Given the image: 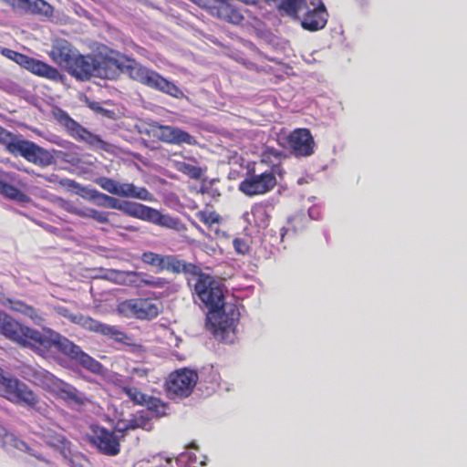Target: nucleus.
Instances as JSON below:
<instances>
[{"label": "nucleus", "mask_w": 467, "mask_h": 467, "mask_svg": "<svg viewBox=\"0 0 467 467\" xmlns=\"http://www.w3.org/2000/svg\"><path fill=\"white\" fill-rule=\"evenodd\" d=\"M0 144L14 156H21L26 161L40 167L54 163L53 154L43 147L28 140H19L16 135L0 126Z\"/></svg>", "instance_id": "obj_5"}, {"label": "nucleus", "mask_w": 467, "mask_h": 467, "mask_svg": "<svg viewBox=\"0 0 467 467\" xmlns=\"http://www.w3.org/2000/svg\"><path fill=\"white\" fill-rule=\"evenodd\" d=\"M240 313L235 305H226L217 308H211L206 315V327L213 334L223 333L234 327L238 322Z\"/></svg>", "instance_id": "obj_12"}, {"label": "nucleus", "mask_w": 467, "mask_h": 467, "mask_svg": "<svg viewBox=\"0 0 467 467\" xmlns=\"http://www.w3.org/2000/svg\"><path fill=\"white\" fill-rule=\"evenodd\" d=\"M26 184L15 172L5 171L0 168V195L4 198L26 204L31 202V198L22 191Z\"/></svg>", "instance_id": "obj_13"}, {"label": "nucleus", "mask_w": 467, "mask_h": 467, "mask_svg": "<svg viewBox=\"0 0 467 467\" xmlns=\"http://www.w3.org/2000/svg\"><path fill=\"white\" fill-rule=\"evenodd\" d=\"M304 218L302 216H294L288 219L287 225L281 229V240L284 241V238L286 234H289L292 232V234H296L298 228L297 226L303 225Z\"/></svg>", "instance_id": "obj_42"}, {"label": "nucleus", "mask_w": 467, "mask_h": 467, "mask_svg": "<svg viewBox=\"0 0 467 467\" xmlns=\"http://www.w3.org/2000/svg\"><path fill=\"white\" fill-rule=\"evenodd\" d=\"M93 196L102 201L100 203L101 205L119 210L128 216L169 229L179 230L180 228V222L178 219L168 214H162L152 207L132 202H119L118 199L97 191H95V194Z\"/></svg>", "instance_id": "obj_4"}, {"label": "nucleus", "mask_w": 467, "mask_h": 467, "mask_svg": "<svg viewBox=\"0 0 467 467\" xmlns=\"http://www.w3.org/2000/svg\"><path fill=\"white\" fill-rule=\"evenodd\" d=\"M307 6L306 0H280L277 9L281 15H286L292 18H298L300 11Z\"/></svg>", "instance_id": "obj_28"}, {"label": "nucleus", "mask_w": 467, "mask_h": 467, "mask_svg": "<svg viewBox=\"0 0 467 467\" xmlns=\"http://www.w3.org/2000/svg\"><path fill=\"white\" fill-rule=\"evenodd\" d=\"M119 182L118 181L114 180V179H111V178H109V177H99L96 180V183L101 188L103 189L104 191L111 193V194H114V195H117V192H118V187H119Z\"/></svg>", "instance_id": "obj_43"}, {"label": "nucleus", "mask_w": 467, "mask_h": 467, "mask_svg": "<svg viewBox=\"0 0 467 467\" xmlns=\"http://www.w3.org/2000/svg\"><path fill=\"white\" fill-rule=\"evenodd\" d=\"M117 387L120 393L126 395L128 399L136 405H143L146 394L141 392L137 387L130 385L126 379L119 380Z\"/></svg>", "instance_id": "obj_27"}, {"label": "nucleus", "mask_w": 467, "mask_h": 467, "mask_svg": "<svg viewBox=\"0 0 467 467\" xmlns=\"http://www.w3.org/2000/svg\"><path fill=\"white\" fill-rule=\"evenodd\" d=\"M163 266L164 271L171 274H183L187 281L188 277H192L201 267L195 264L180 259L177 255L173 254H166Z\"/></svg>", "instance_id": "obj_23"}, {"label": "nucleus", "mask_w": 467, "mask_h": 467, "mask_svg": "<svg viewBox=\"0 0 467 467\" xmlns=\"http://www.w3.org/2000/svg\"><path fill=\"white\" fill-rule=\"evenodd\" d=\"M79 80H88L92 76L113 78L115 71L110 68V57L96 58L93 56L76 55L66 69Z\"/></svg>", "instance_id": "obj_7"}, {"label": "nucleus", "mask_w": 467, "mask_h": 467, "mask_svg": "<svg viewBox=\"0 0 467 467\" xmlns=\"http://www.w3.org/2000/svg\"><path fill=\"white\" fill-rule=\"evenodd\" d=\"M0 394L9 401L36 410L39 397L26 383L14 377H5L0 368Z\"/></svg>", "instance_id": "obj_8"}, {"label": "nucleus", "mask_w": 467, "mask_h": 467, "mask_svg": "<svg viewBox=\"0 0 467 467\" xmlns=\"http://www.w3.org/2000/svg\"><path fill=\"white\" fill-rule=\"evenodd\" d=\"M161 303L149 297H135L119 302L116 312L125 318L150 321L161 313Z\"/></svg>", "instance_id": "obj_9"}, {"label": "nucleus", "mask_w": 467, "mask_h": 467, "mask_svg": "<svg viewBox=\"0 0 467 467\" xmlns=\"http://www.w3.org/2000/svg\"><path fill=\"white\" fill-rule=\"evenodd\" d=\"M85 329L93 333L100 334L115 342L125 345H130L131 340V337L127 333L120 330L117 326L100 322L90 317Z\"/></svg>", "instance_id": "obj_19"}, {"label": "nucleus", "mask_w": 467, "mask_h": 467, "mask_svg": "<svg viewBox=\"0 0 467 467\" xmlns=\"http://www.w3.org/2000/svg\"><path fill=\"white\" fill-rule=\"evenodd\" d=\"M328 18L325 5L321 2L317 7L308 9L303 16L301 26L307 31L315 32L323 29Z\"/></svg>", "instance_id": "obj_21"}, {"label": "nucleus", "mask_w": 467, "mask_h": 467, "mask_svg": "<svg viewBox=\"0 0 467 467\" xmlns=\"http://www.w3.org/2000/svg\"><path fill=\"white\" fill-rule=\"evenodd\" d=\"M251 215L253 218L252 221L258 228L265 229L267 227L270 215L268 214L267 205L265 203H254L251 207Z\"/></svg>", "instance_id": "obj_30"}, {"label": "nucleus", "mask_w": 467, "mask_h": 467, "mask_svg": "<svg viewBox=\"0 0 467 467\" xmlns=\"http://www.w3.org/2000/svg\"><path fill=\"white\" fill-rule=\"evenodd\" d=\"M233 245L237 254H245L249 252L250 247L246 242V240L243 238H234L233 241Z\"/></svg>", "instance_id": "obj_46"}, {"label": "nucleus", "mask_w": 467, "mask_h": 467, "mask_svg": "<svg viewBox=\"0 0 467 467\" xmlns=\"http://www.w3.org/2000/svg\"><path fill=\"white\" fill-rule=\"evenodd\" d=\"M199 379L195 370L181 368L171 372L166 382V391L171 399H184L189 397Z\"/></svg>", "instance_id": "obj_11"}, {"label": "nucleus", "mask_w": 467, "mask_h": 467, "mask_svg": "<svg viewBox=\"0 0 467 467\" xmlns=\"http://www.w3.org/2000/svg\"><path fill=\"white\" fill-rule=\"evenodd\" d=\"M21 8L34 14H47L50 5L43 0H28V2L23 3Z\"/></svg>", "instance_id": "obj_40"}, {"label": "nucleus", "mask_w": 467, "mask_h": 467, "mask_svg": "<svg viewBox=\"0 0 467 467\" xmlns=\"http://www.w3.org/2000/svg\"><path fill=\"white\" fill-rule=\"evenodd\" d=\"M130 273H138L137 271H123L119 272V275L121 276L120 283L128 285L140 286V280L141 276H130Z\"/></svg>", "instance_id": "obj_45"}, {"label": "nucleus", "mask_w": 467, "mask_h": 467, "mask_svg": "<svg viewBox=\"0 0 467 467\" xmlns=\"http://www.w3.org/2000/svg\"><path fill=\"white\" fill-rule=\"evenodd\" d=\"M194 4L209 10L212 16L228 23L240 25L244 21L241 11L228 0H196Z\"/></svg>", "instance_id": "obj_14"}, {"label": "nucleus", "mask_w": 467, "mask_h": 467, "mask_svg": "<svg viewBox=\"0 0 467 467\" xmlns=\"http://www.w3.org/2000/svg\"><path fill=\"white\" fill-rule=\"evenodd\" d=\"M10 304H11V308L14 311L19 312L23 315L26 312V308H27V306H29L21 300H12V301H10Z\"/></svg>", "instance_id": "obj_48"}, {"label": "nucleus", "mask_w": 467, "mask_h": 467, "mask_svg": "<svg viewBox=\"0 0 467 467\" xmlns=\"http://www.w3.org/2000/svg\"><path fill=\"white\" fill-rule=\"evenodd\" d=\"M189 447L195 449L197 446L194 443H192Z\"/></svg>", "instance_id": "obj_54"}, {"label": "nucleus", "mask_w": 467, "mask_h": 467, "mask_svg": "<svg viewBox=\"0 0 467 467\" xmlns=\"http://www.w3.org/2000/svg\"><path fill=\"white\" fill-rule=\"evenodd\" d=\"M24 316L29 317L36 325H41L44 322V318H43L42 315H40L36 311V309H35L31 306H28L27 308H26V312H25Z\"/></svg>", "instance_id": "obj_47"}, {"label": "nucleus", "mask_w": 467, "mask_h": 467, "mask_svg": "<svg viewBox=\"0 0 467 467\" xmlns=\"http://www.w3.org/2000/svg\"><path fill=\"white\" fill-rule=\"evenodd\" d=\"M22 376L27 381L53 393L57 398L67 403L83 406L89 402L84 392L40 366H24Z\"/></svg>", "instance_id": "obj_2"}, {"label": "nucleus", "mask_w": 467, "mask_h": 467, "mask_svg": "<svg viewBox=\"0 0 467 467\" xmlns=\"http://www.w3.org/2000/svg\"><path fill=\"white\" fill-rule=\"evenodd\" d=\"M195 217L208 227L222 222V216L215 210L210 209L208 206L203 210L198 211L195 213Z\"/></svg>", "instance_id": "obj_33"}, {"label": "nucleus", "mask_w": 467, "mask_h": 467, "mask_svg": "<svg viewBox=\"0 0 467 467\" xmlns=\"http://www.w3.org/2000/svg\"><path fill=\"white\" fill-rule=\"evenodd\" d=\"M75 54L72 52L70 47L67 44H61L55 46L50 53L51 58L60 66H64L67 68Z\"/></svg>", "instance_id": "obj_29"}, {"label": "nucleus", "mask_w": 467, "mask_h": 467, "mask_svg": "<svg viewBox=\"0 0 467 467\" xmlns=\"http://www.w3.org/2000/svg\"><path fill=\"white\" fill-rule=\"evenodd\" d=\"M85 329L93 333L100 334L115 342L125 345H130L131 340V337L127 333L120 330L117 326L100 322L90 317Z\"/></svg>", "instance_id": "obj_20"}, {"label": "nucleus", "mask_w": 467, "mask_h": 467, "mask_svg": "<svg viewBox=\"0 0 467 467\" xmlns=\"http://www.w3.org/2000/svg\"><path fill=\"white\" fill-rule=\"evenodd\" d=\"M0 334L21 348H29L44 358H52L57 352L88 371L100 374L102 364L81 348L53 329L39 331L25 326L0 311Z\"/></svg>", "instance_id": "obj_1"}, {"label": "nucleus", "mask_w": 467, "mask_h": 467, "mask_svg": "<svg viewBox=\"0 0 467 467\" xmlns=\"http://www.w3.org/2000/svg\"><path fill=\"white\" fill-rule=\"evenodd\" d=\"M9 434V432L7 431V430L5 429V426H3L1 423H0V439H2L3 441L7 437V435Z\"/></svg>", "instance_id": "obj_52"}, {"label": "nucleus", "mask_w": 467, "mask_h": 467, "mask_svg": "<svg viewBox=\"0 0 467 467\" xmlns=\"http://www.w3.org/2000/svg\"><path fill=\"white\" fill-rule=\"evenodd\" d=\"M150 372V369L147 368H134L132 369V373L140 378H146Z\"/></svg>", "instance_id": "obj_51"}, {"label": "nucleus", "mask_w": 467, "mask_h": 467, "mask_svg": "<svg viewBox=\"0 0 467 467\" xmlns=\"http://www.w3.org/2000/svg\"><path fill=\"white\" fill-rule=\"evenodd\" d=\"M117 195L123 198H133L146 202L154 201V196L145 187H137L133 183L119 182Z\"/></svg>", "instance_id": "obj_24"}, {"label": "nucleus", "mask_w": 467, "mask_h": 467, "mask_svg": "<svg viewBox=\"0 0 467 467\" xmlns=\"http://www.w3.org/2000/svg\"><path fill=\"white\" fill-rule=\"evenodd\" d=\"M31 58L32 57H28V56H26L25 54L20 53L15 62L16 64H18L19 66H21L22 67L26 69L28 65H29V62H30Z\"/></svg>", "instance_id": "obj_50"}, {"label": "nucleus", "mask_w": 467, "mask_h": 467, "mask_svg": "<svg viewBox=\"0 0 467 467\" xmlns=\"http://www.w3.org/2000/svg\"><path fill=\"white\" fill-rule=\"evenodd\" d=\"M26 69L34 75L49 80L57 81L61 79V74L56 67L34 57L31 58Z\"/></svg>", "instance_id": "obj_25"}, {"label": "nucleus", "mask_w": 467, "mask_h": 467, "mask_svg": "<svg viewBox=\"0 0 467 467\" xmlns=\"http://www.w3.org/2000/svg\"><path fill=\"white\" fill-rule=\"evenodd\" d=\"M58 119L67 129V132L78 141L86 142L91 147L105 149L106 143L100 136L88 130L73 119L67 113L61 112Z\"/></svg>", "instance_id": "obj_16"}, {"label": "nucleus", "mask_w": 467, "mask_h": 467, "mask_svg": "<svg viewBox=\"0 0 467 467\" xmlns=\"http://www.w3.org/2000/svg\"><path fill=\"white\" fill-rule=\"evenodd\" d=\"M192 3H195L196 0H191Z\"/></svg>", "instance_id": "obj_55"}, {"label": "nucleus", "mask_w": 467, "mask_h": 467, "mask_svg": "<svg viewBox=\"0 0 467 467\" xmlns=\"http://www.w3.org/2000/svg\"><path fill=\"white\" fill-rule=\"evenodd\" d=\"M142 406H146L147 409L151 412H154L157 417L163 416L166 413L165 404L156 397L149 396L146 394L145 402Z\"/></svg>", "instance_id": "obj_37"}, {"label": "nucleus", "mask_w": 467, "mask_h": 467, "mask_svg": "<svg viewBox=\"0 0 467 467\" xmlns=\"http://www.w3.org/2000/svg\"><path fill=\"white\" fill-rule=\"evenodd\" d=\"M192 225L202 235L208 236V234L204 232V230L194 221L192 222Z\"/></svg>", "instance_id": "obj_53"}, {"label": "nucleus", "mask_w": 467, "mask_h": 467, "mask_svg": "<svg viewBox=\"0 0 467 467\" xmlns=\"http://www.w3.org/2000/svg\"><path fill=\"white\" fill-rule=\"evenodd\" d=\"M174 167L178 171L187 175L191 179L199 180L202 175V170L201 167L185 161H175Z\"/></svg>", "instance_id": "obj_34"}, {"label": "nucleus", "mask_w": 467, "mask_h": 467, "mask_svg": "<svg viewBox=\"0 0 467 467\" xmlns=\"http://www.w3.org/2000/svg\"><path fill=\"white\" fill-rule=\"evenodd\" d=\"M1 54L15 62L20 53L13 49L4 47L1 49Z\"/></svg>", "instance_id": "obj_49"}, {"label": "nucleus", "mask_w": 467, "mask_h": 467, "mask_svg": "<svg viewBox=\"0 0 467 467\" xmlns=\"http://www.w3.org/2000/svg\"><path fill=\"white\" fill-rule=\"evenodd\" d=\"M276 185L275 171L256 173L254 167H248L244 179L239 183V191L245 196L254 197L272 192Z\"/></svg>", "instance_id": "obj_10"}, {"label": "nucleus", "mask_w": 467, "mask_h": 467, "mask_svg": "<svg viewBox=\"0 0 467 467\" xmlns=\"http://www.w3.org/2000/svg\"><path fill=\"white\" fill-rule=\"evenodd\" d=\"M109 212L99 211L89 207H84L81 218L92 219L99 223H107Z\"/></svg>", "instance_id": "obj_38"}, {"label": "nucleus", "mask_w": 467, "mask_h": 467, "mask_svg": "<svg viewBox=\"0 0 467 467\" xmlns=\"http://www.w3.org/2000/svg\"><path fill=\"white\" fill-rule=\"evenodd\" d=\"M8 446L22 451H27L30 449L24 441L20 440L12 433H9L7 437L3 441V447L7 448Z\"/></svg>", "instance_id": "obj_44"}, {"label": "nucleus", "mask_w": 467, "mask_h": 467, "mask_svg": "<svg viewBox=\"0 0 467 467\" xmlns=\"http://www.w3.org/2000/svg\"><path fill=\"white\" fill-rule=\"evenodd\" d=\"M110 68L119 70L140 84L152 89L161 91L173 98H181L183 93L173 82L166 79L160 73L142 66L135 59L121 56L118 58L110 57Z\"/></svg>", "instance_id": "obj_3"}, {"label": "nucleus", "mask_w": 467, "mask_h": 467, "mask_svg": "<svg viewBox=\"0 0 467 467\" xmlns=\"http://www.w3.org/2000/svg\"><path fill=\"white\" fill-rule=\"evenodd\" d=\"M146 424L147 422L142 415H133L129 420L119 422L117 428L119 431H126L139 428L144 429Z\"/></svg>", "instance_id": "obj_36"}, {"label": "nucleus", "mask_w": 467, "mask_h": 467, "mask_svg": "<svg viewBox=\"0 0 467 467\" xmlns=\"http://www.w3.org/2000/svg\"><path fill=\"white\" fill-rule=\"evenodd\" d=\"M154 137L161 141L172 145H196L197 140L189 132L173 126L155 123L151 129Z\"/></svg>", "instance_id": "obj_17"}, {"label": "nucleus", "mask_w": 467, "mask_h": 467, "mask_svg": "<svg viewBox=\"0 0 467 467\" xmlns=\"http://www.w3.org/2000/svg\"><path fill=\"white\" fill-rule=\"evenodd\" d=\"M130 276H141L140 280V286L151 288H164L170 284L169 280L164 277L150 275L146 273H130Z\"/></svg>", "instance_id": "obj_31"}, {"label": "nucleus", "mask_w": 467, "mask_h": 467, "mask_svg": "<svg viewBox=\"0 0 467 467\" xmlns=\"http://www.w3.org/2000/svg\"><path fill=\"white\" fill-rule=\"evenodd\" d=\"M187 284L194 302L199 301L207 310L223 306L224 296L220 283L214 276L204 273L201 267L192 277H188Z\"/></svg>", "instance_id": "obj_6"}, {"label": "nucleus", "mask_w": 467, "mask_h": 467, "mask_svg": "<svg viewBox=\"0 0 467 467\" xmlns=\"http://www.w3.org/2000/svg\"><path fill=\"white\" fill-rule=\"evenodd\" d=\"M165 256L154 252H144L140 256V260L143 264L155 268L157 273H161L164 271Z\"/></svg>", "instance_id": "obj_32"}, {"label": "nucleus", "mask_w": 467, "mask_h": 467, "mask_svg": "<svg viewBox=\"0 0 467 467\" xmlns=\"http://www.w3.org/2000/svg\"><path fill=\"white\" fill-rule=\"evenodd\" d=\"M39 436L47 446L61 451L68 449L70 445V441L65 436V430L54 423L41 427Z\"/></svg>", "instance_id": "obj_22"}, {"label": "nucleus", "mask_w": 467, "mask_h": 467, "mask_svg": "<svg viewBox=\"0 0 467 467\" xmlns=\"http://www.w3.org/2000/svg\"><path fill=\"white\" fill-rule=\"evenodd\" d=\"M90 441L100 451L107 455L114 456L120 451L119 441L114 431L104 427L93 428Z\"/></svg>", "instance_id": "obj_18"}, {"label": "nucleus", "mask_w": 467, "mask_h": 467, "mask_svg": "<svg viewBox=\"0 0 467 467\" xmlns=\"http://www.w3.org/2000/svg\"><path fill=\"white\" fill-rule=\"evenodd\" d=\"M57 203L59 208L67 213L81 217L84 206L78 205L77 203L63 198H57Z\"/></svg>", "instance_id": "obj_41"}, {"label": "nucleus", "mask_w": 467, "mask_h": 467, "mask_svg": "<svg viewBox=\"0 0 467 467\" xmlns=\"http://www.w3.org/2000/svg\"><path fill=\"white\" fill-rule=\"evenodd\" d=\"M57 313L69 320L71 323L80 326L82 328H86L89 317L84 316L82 314H75L72 313L67 307H59Z\"/></svg>", "instance_id": "obj_35"}, {"label": "nucleus", "mask_w": 467, "mask_h": 467, "mask_svg": "<svg viewBox=\"0 0 467 467\" xmlns=\"http://www.w3.org/2000/svg\"><path fill=\"white\" fill-rule=\"evenodd\" d=\"M285 157L283 150L269 146H266L260 155L261 162L271 165L270 171H275V173L277 172L281 161Z\"/></svg>", "instance_id": "obj_26"}, {"label": "nucleus", "mask_w": 467, "mask_h": 467, "mask_svg": "<svg viewBox=\"0 0 467 467\" xmlns=\"http://www.w3.org/2000/svg\"><path fill=\"white\" fill-rule=\"evenodd\" d=\"M107 223L111 228L124 229L131 233H136L140 231V228L138 226L124 223L120 216L118 213L112 212H109V221L107 222Z\"/></svg>", "instance_id": "obj_39"}, {"label": "nucleus", "mask_w": 467, "mask_h": 467, "mask_svg": "<svg viewBox=\"0 0 467 467\" xmlns=\"http://www.w3.org/2000/svg\"><path fill=\"white\" fill-rule=\"evenodd\" d=\"M292 153L296 157H309L314 154L316 142L311 131L306 128H297L286 137Z\"/></svg>", "instance_id": "obj_15"}]
</instances>
